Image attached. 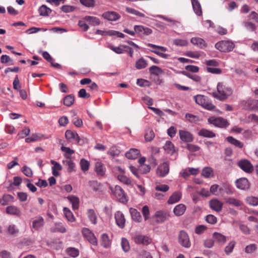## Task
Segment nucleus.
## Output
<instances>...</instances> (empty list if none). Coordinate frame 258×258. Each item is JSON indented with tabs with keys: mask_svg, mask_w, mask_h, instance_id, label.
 Instances as JSON below:
<instances>
[{
	"mask_svg": "<svg viewBox=\"0 0 258 258\" xmlns=\"http://www.w3.org/2000/svg\"><path fill=\"white\" fill-rule=\"evenodd\" d=\"M63 211L66 218L69 221L73 222L75 221V218L73 214L69 208L64 207Z\"/></svg>",
	"mask_w": 258,
	"mask_h": 258,
	"instance_id": "nucleus-39",
	"label": "nucleus"
},
{
	"mask_svg": "<svg viewBox=\"0 0 258 258\" xmlns=\"http://www.w3.org/2000/svg\"><path fill=\"white\" fill-rule=\"evenodd\" d=\"M181 176L185 179H187L190 175L194 174V168H187L181 172Z\"/></svg>",
	"mask_w": 258,
	"mask_h": 258,
	"instance_id": "nucleus-47",
	"label": "nucleus"
},
{
	"mask_svg": "<svg viewBox=\"0 0 258 258\" xmlns=\"http://www.w3.org/2000/svg\"><path fill=\"white\" fill-rule=\"evenodd\" d=\"M126 45H121L118 47H114L112 45L109 46V48L117 54H122L125 51Z\"/></svg>",
	"mask_w": 258,
	"mask_h": 258,
	"instance_id": "nucleus-46",
	"label": "nucleus"
},
{
	"mask_svg": "<svg viewBox=\"0 0 258 258\" xmlns=\"http://www.w3.org/2000/svg\"><path fill=\"white\" fill-rule=\"evenodd\" d=\"M8 232L11 235H16L19 233V229L14 224H12L8 227Z\"/></svg>",
	"mask_w": 258,
	"mask_h": 258,
	"instance_id": "nucleus-54",
	"label": "nucleus"
},
{
	"mask_svg": "<svg viewBox=\"0 0 258 258\" xmlns=\"http://www.w3.org/2000/svg\"><path fill=\"white\" fill-rule=\"evenodd\" d=\"M149 70L151 74L155 75H159L163 73V70L157 66H152L149 68Z\"/></svg>",
	"mask_w": 258,
	"mask_h": 258,
	"instance_id": "nucleus-42",
	"label": "nucleus"
},
{
	"mask_svg": "<svg viewBox=\"0 0 258 258\" xmlns=\"http://www.w3.org/2000/svg\"><path fill=\"white\" fill-rule=\"evenodd\" d=\"M112 194L116 197L120 202L124 203L127 200L125 197L123 189L119 185H116L114 187H110Z\"/></svg>",
	"mask_w": 258,
	"mask_h": 258,
	"instance_id": "nucleus-5",
	"label": "nucleus"
},
{
	"mask_svg": "<svg viewBox=\"0 0 258 258\" xmlns=\"http://www.w3.org/2000/svg\"><path fill=\"white\" fill-rule=\"evenodd\" d=\"M80 165L81 166V170L83 172H86L89 170V166H90V163L88 161L84 159H82L80 160Z\"/></svg>",
	"mask_w": 258,
	"mask_h": 258,
	"instance_id": "nucleus-48",
	"label": "nucleus"
},
{
	"mask_svg": "<svg viewBox=\"0 0 258 258\" xmlns=\"http://www.w3.org/2000/svg\"><path fill=\"white\" fill-rule=\"evenodd\" d=\"M44 224V219L41 216H37L32 221L31 227L36 230L42 228Z\"/></svg>",
	"mask_w": 258,
	"mask_h": 258,
	"instance_id": "nucleus-12",
	"label": "nucleus"
},
{
	"mask_svg": "<svg viewBox=\"0 0 258 258\" xmlns=\"http://www.w3.org/2000/svg\"><path fill=\"white\" fill-rule=\"evenodd\" d=\"M82 234L85 238L92 244L97 245V240L94 233L88 228H84L82 230Z\"/></svg>",
	"mask_w": 258,
	"mask_h": 258,
	"instance_id": "nucleus-8",
	"label": "nucleus"
},
{
	"mask_svg": "<svg viewBox=\"0 0 258 258\" xmlns=\"http://www.w3.org/2000/svg\"><path fill=\"white\" fill-rule=\"evenodd\" d=\"M154 137L155 135L153 131L152 130H148L147 131L145 135V139L146 141L150 142L154 138Z\"/></svg>",
	"mask_w": 258,
	"mask_h": 258,
	"instance_id": "nucleus-61",
	"label": "nucleus"
},
{
	"mask_svg": "<svg viewBox=\"0 0 258 258\" xmlns=\"http://www.w3.org/2000/svg\"><path fill=\"white\" fill-rule=\"evenodd\" d=\"M134 30L137 33L141 35H149L152 33V30L150 28L141 25H135Z\"/></svg>",
	"mask_w": 258,
	"mask_h": 258,
	"instance_id": "nucleus-16",
	"label": "nucleus"
},
{
	"mask_svg": "<svg viewBox=\"0 0 258 258\" xmlns=\"http://www.w3.org/2000/svg\"><path fill=\"white\" fill-rule=\"evenodd\" d=\"M1 62L2 63H9L10 65L14 64V60L7 55H2L1 57Z\"/></svg>",
	"mask_w": 258,
	"mask_h": 258,
	"instance_id": "nucleus-53",
	"label": "nucleus"
},
{
	"mask_svg": "<svg viewBox=\"0 0 258 258\" xmlns=\"http://www.w3.org/2000/svg\"><path fill=\"white\" fill-rule=\"evenodd\" d=\"M121 247L124 252H128L130 249V246L128 241L125 238L121 239Z\"/></svg>",
	"mask_w": 258,
	"mask_h": 258,
	"instance_id": "nucleus-51",
	"label": "nucleus"
},
{
	"mask_svg": "<svg viewBox=\"0 0 258 258\" xmlns=\"http://www.w3.org/2000/svg\"><path fill=\"white\" fill-rule=\"evenodd\" d=\"M232 89L224 82H219L217 86V91L213 93V96L220 101L226 100L232 95Z\"/></svg>",
	"mask_w": 258,
	"mask_h": 258,
	"instance_id": "nucleus-1",
	"label": "nucleus"
},
{
	"mask_svg": "<svg viewBox=\"0 0 258 258\" xmlns=\"http://www.w3.org/2000/svg\"><path fill=\"white\" fill-rule=\"evenodd\" d=\"M195 45L197 46L200 48L204 49L206 47L207 43L203 38L195 37Z\"/></svg>",
	"mask_w": 258,
	"mask_h": 258,
	"instance_id": "nucleus-40",
	"label": "nucleus"
},
{
	"mask_svg": "<svg viewBox=\"0 0 258 258\" xmlns=\"http://www.w3.org/2000/svg\"><path fill=\"white\" fill-rule=\"evenodd\" d=\"M244 106L247 110H255L258 109V100L249 98L244 102Z\"/></svg>",
	"mask_w": 258,
	"mask_h": 258,
	"instance_id": "nucleus-14",
	"label": "nucleus"
},
{
	"mask_svg": "<svg viewBox=\"0 0 258 258\" xmlns=\"http://www.w3.org/2000/svg\"><path fill=\"white\" fill-rule=\"evenodd\" d=\"M130 212L132 219L137 222H140L142 220L140 213L136 209L131 208L130 209Z\"/></svg>",
	"mask_w": 258,
	"mask_h": 258,
	"instance_id": "nucleus-23",
	"label": "nucleus"
},
{
	"mask_svg": "<svg viewBox=\"0 0 258 258\" xmlns=\"http://www.w3.org/2000/svg\"><path fill=\"white\" fill-rule=\"evenodd\" d=\"M126 12L128 13L141 17H144L145 15L143 13H142L140 12L139 11L133 9L131 8H126Z\"/></svg>",
	"mask_w": 258,
	"mask_h": 258,
	"instance_id": "nucleus-59",
	"label": "nucleus"
},
{
	"mask_svg": "<svg viewBox=\"0 0 258 258\" xmlns=\"http://www.w3.org/2000/svg\"><path fill=\"white\" fill-rule=\"evenodd\" d=\"M213 238L214 241L223 245L226 241V237L220 233L214 232L213 234Z\"/></svg>",
	"mask_w": 258,
	"mask_h": 258,
	"instance_id": "nucleus-21",
	"label": "nucleus"
},
{
	"mask_svg": "<svg viewBox=\"0 0 258 258\" xmlns=\"http://www.w3.org/2000/svg\"><path fill=\"white\" fill-rule=\"evenodd\" d=\"M163 148L168 154L172 155L175 152L174 146L172 142L169 141L166 142Z\"/></svg>",
	"mask_w": 258,
	"mask_h": 258,
	"instance_id": "nucleus-35",
	"label": "nucleus"
},
{
	"mask_svg": "<svg viewBox=\"0 0 258 258\" xmlns=\"http://www.w3.org/2000/svg\"><path fill=\"white\" fill-rule=\"evenodd\" d=\"M65 136L67 139L70 141L75 140L78 143H79L81 140L80 138L77 133L70 130H67L66 132Z\"/></svg>",
	"mask_w": 258,
	"mask_h": 258,
	"instance_id": "nucleus-19",
	"label": "nucleus"
},
{
	"mask_svg": "<svg viewBox=\"0 0 258 258\" xmlns=\"http://www.w3.org/2000/svg\"><path fill=\"white\" fill-rule=\"evenodd\" d=\"M100 242L101 245L105 248H108L110 246L111 242L107 234L104 233L102 235Z\"/></svg>",
	"mask_w": 258,
	"mask_h": 258,
	"instance_id": "nucleus-37",
	"label": "nucleus"
},
{
	"mask_svg": "<svg viewBox=\"0 0 258 258\" xmlns=\"http://www.w3.org/2000/svg\"><path fill=\"white\" fill-rule=\"evenodd\" d=\"M208 121L215 126L221 128H226L229 125L228 120L221 117H211L208 119Z\"/></svg>",
	"mask_w": 258,
	"mask_h": 258,
	"instance_id": "nucleus-6",
	"label": "nucleus"
},
{
	"mask_svg": "<svg viewBox=\"0 0 258 258\" xmlns=\"http://www.w3.org/2000/svg\"><path fill=\"white\" fill-rule=\"evenodd\" d=\"M114 218L116 225L120 228H123L125 223V219L123 213L120 211L116 212L114 214Z\"/></svg>",
	"mask_w": 258,
	"mask_h": 258,
	"instance_id": "nucleus-13",
	"label": "nucleus"
},
{
	"mask_svg": "<svg viewBox=\"0 0 258 258\" xmlns=\"http://www.w3.org/2000/svg\"><path fill=\"white\" fill-rule=\"evenodd\" d=\"M223 206V203L217 199H212L209 201L210 208L217 212L222 211Z\"/></svg>",
	"mask_w": 258,
	"mask_h": 258,
	"instance_id": "nucleus-11",
	"label": "nucleus"
},
{
	"mask_svg": "<svg viewBox=\"0 0 258 258\" xmlns=\"http://www.w3.org/2000/svg\"><path fill=\"white\" fill-rule=\"evenodd\" d=\"M182 194L180 191H175L172 194L168 200L169 204H173L178 202L181 198Z\"/></svg>",
	"mask_w": 258,
	"mask_h": 258,
	"instance_id": "nucleus-24",
	"label": "nucleus"
},
{
	"mask_svg": "<svg viewBox=\"0 0 258 258\" xmlns=\"http://www.w3.org/2000/svg\"><path fill=\"white\" fill-rule=\"evenodd\" d=\"M95 171L99 176H103L105 173V168L101 162H97L95 163Z\"/></svg>",
	"mask_w": 258,
	"mask_h": 258,
	"instance_id": "nucleus-26",
	"label": "nucleus"
},
{
	"mask_svg": "<svg viewBox=\"0 0 258 258\" xmlns=\"http://www.w3.org/2000/svg\"><path fill=\"white\" fill-rule=\"evenodd\" d=\"M39 138L40 137L38 134H34L30 137L26 138L25 142L28 143L35 142L37 141Z\"/></svg>",
	"mask_w": 258,
	"mask_h": 258,
	"instance_id": "nucleus-64",
	"label": "nucleus"
},
{
	"mask_svg": "<svg viewBox=\"0 0 258 258\" xmlns=\"http://www.w3.org/2000/svg\"><path fill=\"white\" fill-rule=\"evenodd\" d=\"M195 13L199 16H202L203 13L201 5L197 0H195Z\"/></svg>",
	"mask_w": 258,
	"mask_h": 258,
	"instance_id": "nucleus-56",
	"label": "nucleus"
},
{
	"mask_svg": "<svg viewBox=\"0 0 258 258\" xmlns=\"http://www.w3.org/2000/svg\"><path fill=\"white\" fill-rule=\"evenodd\" d=\"M155 189L157 191L166 192L169 190V187L166 184H158L155 186Z\"/></svg>",
	"mask_w": 258,
	"mask_h": 258,
	"instance_id": "nucleus-60",
	"label": "nucleus"
},
{
	"mask_svg": "<svg viewBox=\"0 0 258 258\" xmlns=\"http://www.w3.org/2000/svg\"><path fill=\"white\" fill-rule=\"evenodd\" d=\"M226 141L236 147L239 148L240 149H241L243 147V144L242 142L231 136L228 137L226 138Z\"/></svg>",
	"mask_w": 258,
	"mask_h": 258,
	"instance_id": "nucleus-28",
	"label": "nucleus"
},
{
	"mask_svg": "<svg viewBox=\"0 0 258 258\" xmlns=\"http://www.w3.org/2000/svg\"><path fill=\"white\" fill-rule=\"evenodd\" d=\"M168 214L164 211H158L155 213L154 217L156 218V221L158 223L164 222L168 218Z\"/></svg>",
	"mask_w": 258,
	"mask_h": 258,
	"instance_id": "nucleus-17",
	"label": "nucleus"
},
{
	"mask_svg": "<svg viewBox=\"0 0 258 258\" xmlns=\"http://www.w3.org/2000/svg\"><path fill=\"white\" fill-rule=\"evenodd\" d=\"M84 19L86 22H89L90 24L94 26L98 25L100 24L99 19L96 17L86 16L84 18Z\"/></svg>",
	"mask_w": 258,
	"mask_h": 258,
	"instance_id": "nucleus-41",
	"label": "nucleus"
},
{
	"mask_svg": "<svg viewBox=\"0 0 258 258\" xmlns=\"http://www.w3.org/2000/svg\"><path fill=\"white\" fill-rule=\"evenodd\" d=\"M178 241L179 243L185 247H189L190 246L189 237L187 234L183 231H181L178 235Z\"/></svg>",
	"mask_w": 258,
	"mask_h": 258,
	"instance_id": "nucleus-10",
	"label": "nucleus"
},
{
	"mask_svg": "<svg viewBox=\"0 0 258 258\" xmlns=\"http://www.w3.org/2000/svg\"><path fill=\"white\" fill-rule=\"evenodd\" d=\"M237 188L241 189H246L249 187V183L246 178H241L237 179L236 181Z\"/></svg>",
	"mask_w": 258,
	"mask_h": 258,
	"instance_id": "nucleus-18",
	"label": "nucleus"
},
{
	"mask_svg": "<svg viewBox=\"0 0 258 258\" xmlns=\"http://www.w3.org/2000/svg\"><path fill=\"white\" fill-rule=\"evenodd\" d=\"M74 100V97L71 95H69L64 98L63 104L66 106H70L73 104Z\"/></svg>",
	"mask_w": 258,
	"mask_h": 258,
	"instance_id": "nucleus-49",
	"label": "nucleus"
},
{
	"mask_svg": "<svg viewBox=\"0 0 258 258\" xmlns=\"http://www.w3.org/2000/svg\"><path fill=\"white\" fill-rule=\"evenodd\" d=\"M64 165L67 167V170L69 172H75L76 165L75 163L71 160V158L66 159L62 161Z\"/></svg>",
	"mask_w": 258,
	"mask_h": 258,
	"instance_id": "nucleus-20",
	"label": "nucleus"
},
{
	"mask_svg": "<svg viewBox=\"0 0 258 258\" xmlns=\"http://www.w3.org/2000/svg\"><path fill=\"white\" fill-rule=\"evenodd\" d=\"M143 216L144 217L145 220H147L149 218L150 215V210L148 206L145 205L143 206L142 210Z\"/></svg>",
	"mask_w": 258,
	"mask_h": 258,
	"instance_id": "nucleus-62",
	"label": "nucleus"
},
{
	"mask_svg": "<svg viewBox=\"0 0 258 258\" xmlns=\"http://www.w3.org/2000/svg\"><path fill=\"white\" fill-rule=\"evenodd\" d=\"M185 68H186V70H189L190 71V73H187L185 71H183V72H182V73L184 74V75H186L187 76H188L190 79L194 80V75H193L194 66H191V65L187 66L185 67Z\"/></svg>",
	"mask_w": 258,
	"mask_h": 258,
	"instance_id": "nucleus-58",
	"label": "nucleus"
},
{
	"mask_svg": "<svg viewBox=\"0 0 258 258\" xmlns=\"http://www.w3.org/2000/svg\"><path fill=\"white\" fill-rule=\"evenodd\" d=\"M169 165L167 162H164L159 166L157 169V173L161 177H164L169 172Z\"/></svg>",
	"mask_w": 258,
	"mask_h": 258,
	"instance_id": "nucleus-15",
	"label": "nucleus"
},
{
	"mask_svg": "<svg viewBox=\"0 0 258 258\" xmlns=\"http://www.w3.org/2000/svg\"><path fill=\"white\" fill-rule=\"evenodd\" d=\"M67 199L72 205L74 210L78 209L79 206V199L75 196H70L68 197Z\"/></svg>",
	"mask_w": 258,
	"mask_h": 258,
	"instance_id": "nucleus-30",
	"label": "nucleus"
},
{
	"mask_svg": "<svg viewBox=\"0 0 258 258\" xmlns=\"http://www.w3.org/2000/svg\"><path fill=\"white\" fill-rule=\"evenodd\" d=\"M148 66L147 61L143 57H141L138 59L135 64V67L138 70H141L146 68Z\"/></svg>",
	"mask_w": 258,
	"mask_h": 258,
	"instance_id": "nucleus-32",
	"label": "nucleus"
},
{
	"mask_svg": "<svg viewBox=\"0 0 258 258\" xmlns=\"http://www.w3.org/2000/svg\"><path fill=\"white\" fill-rule=\"evenodd\" d=\"M134 240L136 244L148 245L152 242L151 238L142 234H136L134 237Z\"/></svg>",
	"mask_w": 258,
	"mask_h": 258,
	"instance_id": "nucleus-9",
	"label": "nucleus"
},
{
	"mask_svg": "<svg viewBox=\"0 0 258 258\" xmlns=\"http://www.w3.org/2000/svg\"><path fill=\"white\" fill-rule=\"evenodd\" d=\"M246 202L250 205L256 206L258 205V198L254 197H249L246 199Z\"/></svg>",
	"mask_w": 258,
	"mask_h": 258,
	"instance_id": "nucleus-57",
	"label": "nucleus"
},
{
	"mask_svg": "<svg viewBox=\"0 0 258 258\" xmlns=\"http://www.w3.org/2000/svg\"><path fill=\"white\" fill-rule=\"evenodd\" d=\"M67 253L72 257H76L79 255V250L75 248L70 247L67 249Z\"/></svg>",
	"mask_w": 258,
	"mask_h": 258,
	"instance_id": "nucleus-55",
	"label": "nucleus"
},
{
	"mask_svg": "<svg viewBox=\"0 0 258 258\" xmlns=\"http://www.w3.org/2000/svg\"><path fill=\"white\" fill-rule=\"evenodd\" d=\"M103 17L106 20L111 21H114L118 19L119 15L114 12H107L103 14Z\"/></svg>",
	"mask_w": 258,
	"mask_h": 258,
	"instance_id": "nucleus-22",
	"label": "nucleus"
},
{
	"mask_svg": "<svg viewBox=\"0 0 258 258\" xmlns=\"http://www.w3.org/2000/svg\"><path fill=\"white\" fill-rule=\"evenodd\" d=\"M216 49L221 52H230L234 48V44L230 41L222 40L215 44Z\"/></svg>",
	"mask_w": 258,
	"mask_h": 258,
	"instance_id": "nucleus-3",
	"label": "nucleus"
},
{
	"mask_svg": "<svg viewBox=\"0 0 258 258\" xmlns=\"http://www.w3.org/2000/svg\"><path fill=\"white\" fill-rule=\"evenodd\" d=\"M226 202L227 204L232 205L233 206H235L236 207H239L241 205L242 203L235 199L232 198H229L226 200Z\"/></svg>",
	"mask_w": 258,
	"mask_h": 258,
	"instance_id": "nucleus-52",
	"label": "nucleus"
},
{
	"mask_svg": "<svg viewBox=\"0 0 258 258\" xmlns=\"http://www.w3.org/2000/svg\"><path fill=\"white\" fill-rule=\"evenodd\" d=\"M198 135L200 136L209 138H214L216 136L215 134L213 132L206 129H202L198 132Z\"/></svg>",
	"mask_w": 258,
	"mask_h": 258,
	"instance_id": "nucleus-31",
	"label": "nucleus"
},
{
	"mask_svg": "<svg viewBox=\"0 0 258 258\" xmlns=\"http://www.w3.org/2000/svg\"><path fill=\"white\" fill-rule=\"evenodd\" d=\"M6 212L7 214L16 216L21 215V211L17 207L10 206L7 207Z\"/></svg>",
	"mask_w": 258,
	"mask_h": 258,
	"instance_id": "nucleus-27",
	"label": "nucleus"
},
{
	"mask_svg": "<svg viewBox=\"0 0 258 258\" xmlns=\"http://www.w3.org/2000/svg\"><path fill=\"white\" fill-rule=\"evenodd\" d=\"M88 217L90 222L93 224H96L97 223V217L94 210L89 209L87 212Z\"/></svg>",
	"mask_w": 258,
	"mask_h": 258,
	"instance_id": "nucleus-34",
	"label": "nucleus"
},
{
	"mask_svg": "<svg viewBox=\"0 0 258 258\" xmlns=\"http://www.w3.org/2000/svg\"><path fill=\"white\" fill-rule=\"evenodd\" d=\"M117 178L118 179L123 183L131 185L132 184V181L131 180L128 178L127 177H126L125 175L123 174H118L117 175Z\"/></svg>",
	"mask_w": 258,
	"mask_h": 258,
	"instance_id": "nucleus-45",
	"label": "nucleus"
},
{
	"mask_svg": "<svg viewBox=\"0 0 258 258\" xmlns=\"http://www.w3.org/2000/svg\"><path fill=\"white\" fill-rule=\"evenodd\" d=\"M195 101L198 104L202 106L203 108L207 110H212L215 108V105L203 95H197L195 96Z\"/></svg>",
	"mask_w": 258,
	"mask_h": 258,
	"instance_id": "nucleus-2",
	"label": "nucleus"
},
{
	"mask_svg": "<svg viewBox=\"0 0 258 258\" xmlns=\"http://www.w3.org/2000/svg\"><path fill=\"white\" fill-rule=\"evenodd\" d=\"M201 175L205 178H211L214 176L213 170L209 167H204L202 171Z\"/></svg>",
	"mask_w": 258,
	"mask_h": 258,
	"instance_id": "nucleus-36",
	"label": "nucleus"
},
{
	"mask_svg": "<svg viewBox=\"0 0 258 258\" xmlns=\"http://www.w3.org/2000/svg\"><path fill=\"white\" fill-rule=\"evenodd\" d=\"M179 134L180 139L182 141L187 143L186 148L189 151L192 152L194 151V145L188 144L189 142H191L192 141L193 137L192 134L183 130L179 131Z\"/></svg>",
	"mask_w": 258,
	"mask_h": 258,
	"instance_id": "nucleus-4",
	"label": "nucleus"
},
{
	"mask_svg": "<svg viewBox=\"0 0 258 258\" xmlns=\"http://www.w3.org/2000/svg\"><path fill=\"white\" fill-rule=\"evenodd\" d=\"M51 10L46 5H43L40 6L38 9V12L40 16H48L51 13Z\"/></svg>",
	"mask_w": 258,
	"mask_h": 258,
	"instance_id": "nucleus-33",
	"label": "nucleus"
},
{
	"mask_svg": "<svg viewBox=\"0 0 258 258\" xmlns=\"http://www.w3.org/2000/svg\"><path fill=\"white\" fill-rule=\"evenodd\" d=\"M50 163L53 165L51 167L52 174L54 176H58L59 174L58 171L62 169L61 165L57 162L52 160L50 161Z\"/></svg>",
	"mask_w": 258,
	"mask_h": 258,
	"instance_id": "nucleus-25",
	"label": "nucleus"
},
{
	"mask_svg": "<svg viewBox=\"0 0 258 258\" xmlns=\"http://www.w3.org/2000/svg\"><path fill=\"white\" fill-rule=\"evenodd\" d=\"M185 210V206L183 204H180L175 206L174 208L173 212L175 215L179 216L184 214Z\"/></svg>",
	"mask_w": 258,
	"mask_h": 258,
	"instance_id": "nucleus-29",
	"label": "nucleus"
},
{
	"mask_svg": "<svg viewBox=\"0 0 258 258\" xmlns=\"http://www.w3.org/2000/svg\"><path fill=\"white\" fill-rule=\"evenodd\" d=\"M22 171L27 177H30L32 176L33 172L31 169L26 166L23 167Z\"/></svg>",
	"mask_w": 258,
	"mask_h": 258,
	"instance_id": "nucleus-63",
	"label": "nucleus"
},
{
	"mask_svg": "<svg viewBox=\"0 0 258 258\" xmlns=\"http://www.w3.org/2000/svg\"><path fill=\"white\" fill-rule=\"evenodd\" d=\"M66 231V228L61 223H57L54 227L51 228V231L53 232L64 233Z\"/></svg>",
	"mask_w": 258,
	"mask_h": 258,
	"instance_id": "nucleus-43",
	"label": "nucleus"
},
{
	"mask_svg": "<svg viewBox=\"0 0 258 258\" xmlns=\"http://www.w3.org/2000/svg\"><path fill=\"white\" fill-rule=\"evenodd\" d=\"M237 165L245 172L250 173L253 171V166L249 161L243 159L239 161Z\"/></svg>",
	"mask_w": 258,
	"mask_h": 258,
	"instance_id": "nucleus-7",
	"label": "nucleus"
},
{
	"mask_svg": "<svg viewBox=\"0 0 258 258\" xmlns=\"http://www.w3.org/2000/svg\"><path fill=\"white\" fill-rule=\"evenodd\" d=\"M61 150L63 151L64 153V156L66 159L71 158V155L74 153V151L71 149L69 147H66L64 146L61 147Z\"/></svg>",
	"mask_w": 258,
	"mask_h": 258,
	"instance_id": "nucleus-44",
	"label": "nucleus"
},
{
	"mask_svg": "<svg viewBox=\"0 0 258 258\" xmlns=\"http://www.w3.org/2000/svg\"><path fill=\"white\" fill-rule=\"evenodd\" d=\"M235 244L236 242L234 241L230 242L228 245L225 247V252L228 255L231 253L233 250L234 247H235Z\"/></svg>",
	"mask_w": 258,
	"mask_h": 258,
	"instance_id": "nucleus-50",
	"label": "nucleus"
},
{
	"mask_svg": "<svg viewBox=\"0 0 258 258\" xmlns=\"http://www.w3.org/2000/svg\"><path fill=\"white\" fill-rule=\"evenodd\" d=\"M139 151L136 149H131L125 153V156L128 159H136L139 154Z\"/></svg>",
	"mask_w": 258,
	"mask_h": 258,
	"instance_id": "nucleus-38",
	"label": "nucleus"
}]
</instances>
